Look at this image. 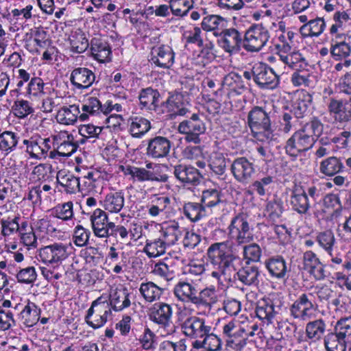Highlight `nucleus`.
Instances as JSON below:
<instances>
[{"label": "nucleus", "mask_w": 351, "mask_h": 351, "mask_svg": "<svg viewBox=\"0 0 351 351\" xmlns=\"http://www.w3.org/2000/svg\"><path fill=\"white\" fill-rule=\"evenodd\" d=\"M208 262L215 269L212 271L211 276L219 282L223 277L224 280L230 285L235 283V265L232 258V251L226 242L211 244L206 252Z\"/></svg>", "instance_id": "f257e3e1"}, {"label": "nucleus", "mask_w": 351, "mask_h": 351, "mask_svg": "<svg viewBox=\"0 0 351 351\" xmlns=\"http://www.w3.org/2000/svg\"><path fill=\"white\" fill-rule=\"evenodd\" d=\"M323 130L324 125L321 121L317 117L312 118L287 140L285 147L286 153L295 157L299 153L310 149Z\"/></svg>", "instance_id": "f03ea898"}, {"label": "nucleus", "mask_w": 351, "mask_h": 351, "mask_svg": "<svg viewBox=\"0 0 351 351\" xmlns=\"http://www.w3.org/2000/svg\"><path fill=\"white\" fill-rule=\"evenodd\" d=\"M272 110L267 105L254 106L247 114V124L253 136L261 141L274 139V130L271 126Z\"/></svg>", "instance_id": "7ed1b4c3"}, {"label": "nucleus", "mask_w": 351, "mask_h": 351, "mask_svg": "<svg viewBox=\"0 0 351 351\" xmlns=\"http://www.w3.org/2000/svg\"><path fill=\"white\" fill-rule=\"evenodd\" d=\"M283 304V297L280 294H269L268 297L258 302L256 308V316L268 325L272 323L275 316L280 313Z\"/></svg>", "instance_id": "20e7f679"}, {"label": "nucleus", "mask_w": 351, "mask_h": 351, "mask_svg": "<svg viewBox=\"0 0 351 351\" xmlns=\"http://www.w3.org/2000/svg\"><path fill=\"white\" fill-rule=\"evenodd\" d=\"M317 308L313 293H302L291 305L290 315L294 319L306 322L313 317Z\"/></svg>", "instance_id": "39448f33"}, {"label": "nucleus", "mask_w": 351, "mask_h": 351, "mask_svg": "<svg viewBox=\"0 0 351 351\" xmlns=\"http://www.w3.org/2000/svg\"><path fill=\"white\" fill-rule=\"evenodd\" d=\"M228 230L230 238L238 244L247 243L253 240V228L250 226L247 217L243 214L232 218Z\"/></svg>", "instance_id": "423d86ee"}, {"label": "nucleus", "mask_w": 351, "mask_h": 351, "mask_svg": "<svg viewBox=\"0 0 351 351\" xmlns=\"http://www.w3.org/2000/svg\"><path fill=\"white\" fill-rule=\"evenodd\" d=\"M172 307L165 302H158L150 308L149 319L157 324L160 328L167 331V335L176 332V326L171 322Z\"/></svg>", "instance_id": "0eeeda50"}, {"label": "nucleus", "mask_w": 351, "mask_h": 351, "mask_svg": "<svg viewBox=\"0 0 351 351\" xmlns=\"http://www.w3.org/2000/svg\"><path fill=\"white\" fill-rule=\"evenodd\" d=\"M206 125L199 119L198 114L194 113L189 119L180 123L178 130L185 134L184 140L189 143L199 144L201 142L200 134L206 132Z\"/></svg>", "instance_id": "6e6552de"}, {"label": "nucleus", "mask_w": 351, "mask_h": 351, "mask_svg": "<svg viewBox=\"0 0 351 351\" xmlns=\"http://www.w3.org/2000/svg\"><path fill=\"white\" fill-rule=\"evenodd\" d=\"M254 82L261 89L273 90L279 84V76L265 63L258 62L253 66Z\"/></svg>", "instance_id": "1a4fd4ad"}, {"label": "nucleus", "mask_w": 351, "mask_h": 351, "mask_svg": "<svg viewBox=\"0 0 351 351\" xmlns=\"http://www.w3.org/2000/svg\"><path fill=\"white\" fill-rule=\"evenodd\" d=\"M269 38L268 30L262 25L252 26L245 34L243 47L247 51H259Z\"/></svg>", "instance_id": "9d476101"}, {"label": "nucleus", "mask_w": 351, "mask_h": 351, "mask_svg": "<svg viewBox=\"0 0 351 351\" xmlns=\"http://www.w3.org/2000/svg\"><path fill=\"white\" fill-rule=\"evenodd\" d=\"M111 308L108 303L99 302V298L93 301L85 316L86 323L93 329H97L106 323L108 317L111 315Z\"/></svg>", "instance_id": "9b49d317"}, {"label": "nucleus", "mask_w": 351, "mask_h": 351, "mask_svg": "<svg viewBox=\"0 0 351 351\" xmlns=\"http://www.w3.org/2000/svg\"><path fill=\"white\" fill-rule=\"evenodd\" d=\"M230 171L234 178L242 184H247L256 172L253 162L245 156L236 158L232 162Z\"/></svg>", "instance_id": "f8f14e48"}, {"label": "nucleus", "mask_w": 351, "mask_h": 351, "mask_svg": "<svg viewBox=\"0 0 351 351\" xmlns=\"http://www.w3.org/2000/svg\"><path fill=\"white\" fill-rule=\"evenodd\" d=\"M184 334L191 338L200 340L211 330V326L204 319L197 316L188 317L181 325Z\"/></svg>", "instance_id": "ddd939ff"}, {"label": "nucleus", "mask_w": 351, "mask_h": 351, "mask_svg": "<svg viewBox=\"0 0 351 351\" xmlns=\"http://www.w3.org/2000/svg\"><path fill=\"white\" fill-rule=\"evenodd\" d=\"M68 248L62 243H54L40 249L38 255L43 263L58 266L68 257Z\"/></svg>", "instance_id": "4468645a"}, {"label": "nucleus", "mask_w": 351, "mask_h": 351, "mask_svg": "<svg viewBox=\"0 0 351 351\" xmlns=\"http://www.w3.org/2000/svg\"><path fill=\"white\" fill-rule=\"evenodd\" d=\"M232 258L235 265V282L238 279L245 285H258L259 280V271L256 266L247 265L241 267V258L232 252Z\"/></svg>", "instance_id": "2eb2a0df"}, {"label": "nucleus", "mask_w": 351, "mask_h": 351, "mask_svg": "<svg viewBox=\"0 0 351 351\" xmlns=\"http://www.w3.org/2000/svg\"><path fill=\"white\" fill-rule=\"evenodd\" d=\"M220 47L227 53H237L241 50L243 39L239 31L234 28L227 29L221 32V38L218 40Z\"/></svg>", "instance_id": "dca6fc26"}, {"label": "nucleus", "mask_w": 351, "mask_h": 351, "mask_svg": "<svg viewBox=\"0 0 351 351\" xmlns=\"http://www.w3.org/2000/svg\"><path fill=\"white\" fill-rule=\"evenodd\" d=\"M171 147V141L165 136H156L148 141L147 155L154 159H159L168 156Z\"/></svg>", "instance_id": "f3484780"}, {"label": "nucleus", "mask_w": 351, "mask_h": 351, "mask_svg": "<svg viewBox=\"0 0 351 351\" xmlns=\"http://www.w3.org/2000/svg\"><path fill=\"white\" fill-rule=\"evenodd\" d=\"M175 53L168 45L154 47L152 49L150 61L156 66L169 69L174 63Z\"/></svg>", "instance_id": "a211bd4d"}, {"label": "nucleus", "mask_w": 351, "mask_h": 351, "mask_svg": "<svg viewBox=\"0 0 351 351\" xmlns=\"http://www.w3.org/2000/svg\"><path fill=\"white\" fill-rule=\"evenodd\" d=\"M108 215L105 211L100 208L95 209L90 216V221L95 235L100 238L108 237L110 231V222L108 221Z\"/></svg>", "instance_id": "6ab92c4d"}, {"label": "nucleus", "mask_w": 351, "mask_h": 351, "mask_svg": "<svg viewBox=\"0 0 351 351\" xmlns=\"http://www.w3.org/2000/svg\"><path fill=\"white\" fill-rule=\"evenodd\" d=\"M311 103L312 96L308 93L298 92L293 101L290 112L295 119H302L308 114Z\"/></svg>", "instance_id": "aec40b11"}, {"label": "nucleus", "mask_w": 351, "mask_h": 351, "mask_svg": "<svg viewBox=\"0 0 351 351\" xmlns=\"http://www.w3.org/2000/svg\"><path fill=\"white\" fill-rule=\"evenodd\" d=\"M95 80L94 73L85 67L75 69L71 73V84L78 89H84L90 87Z\"/></svg>", "instance_id": "412c9836"}, {"label": "nucleus", "mask_w": 351, "mask_h": 351, "mask_svg": "<svg viewBox=\"0 0 351 351\" xmlns=\"http://www.w3.org/2000/svg\"><path fill=\"white\" fill-rule=\"evenodd\" d=\"M174 176L181 182L196 185L199 183L202 176L199 171L192 167L179 165L174 167Z\"/></svg>", "instance_id": "4be33fe9"}, {"label": "nucleus", "mask_w": 351, "mask_h": 351, "mask_svg": "<svg viewBox=\"0 0 351 351\" xmlns=\"http://www.w3.org/2000/svg\"><path fill=\"white\" fill-rule=\"evenodd\" d=\"M193 300V304L197 307L202 306L210 309L218 300L215 287L210 286L200 291L197 289Z\"/></svg>", "instance_id": "5701e85b"}, {"label": "nucleus", "mask_w": 351, "mask_h": 351, "mask_svg": "<svg viewBox=\"0 0 351 351\" xmlns=\"http://www.w3.org/2000/svg\"><path fill=\"white\" fill-rule=\"evenodd\" d=\"M265 265L270 276L277 279L285 278L289 271L287 262L281 256H276L268 258Z\"/></svg>", "instance_id": "b1692460"}, {"label": "nucleus", "mask_w": 351, "mask_h": 351, "mask_svg": "<svg viewBox=\"0 0 351 351\" xmlns=\"http://www.w3.org/2000/svg\"><path fill=\"white\" fill-rule=\"evenodd\" d=\"M186 103L188 104V101L184 100V95L182 93L176 92L169 97L165 105L167 111L171 112L172 114L186 116L189 112V109L186 107Z\"/></svg>", "instance_id": "393cba45"}, {"label": "nucleus", "mask_w": 351, "mask_h": 351, "mask_svg": "<svg viewBox=\"0 0 351 351\" xmlns=\"http://www.w3.org/2000/svg\"><path fill=\"white\" fill-rule=\"evenodd\" d=\"M130 293L125 287L112 289L110 293V305L115 311H121L130 306Z\"/></svg>", "instance_id": "a878e982"}, {"label": "nucleus", "mask_w": 351, "mask_h": 351, "mask_svg": "<svg viewBox=\"0 0 351 351\" xmlns=\"http://www.w3.org/2000/svg\"><path fill=\"white\" fill-rule=\"evenodd\" d=\"M125 198L122 191H115L108 193L101 204L104 208L111 213H119L124 206Z\"/></svg>", "instance_id": "bb28decb"}, {"label": "nucleus", "mask_w": 351, "mask_h": 351, "mask_svg": "<svg viewBox=\"0 0 351 351\" xmlns=\"http://www.w3.org/2000/svg\"><path fill=\"white\" fill-rule=\"evenodd\" d=\"M40 319V309L34 303H28L18 315V319L27 328L34 326Z\"/></svg>", "instance_id": "cd10ccee"}, {"label": "nucleus", "mask_w": 351, "mask_h": 351, "mask_svg": "<svg viewBox=\"0 0 351 351\" xmlns=\"http://www.w3.org/2000/svg\"><path fill=\"white\" fill-rule=\"evenodd\" d=\"M343 162L340 158L330 156L323 160L319 165V171L326 176H334L344 169Z\"/></svg>", "instance_id": "c85d7f7f"}, {"label": "nucleus", "mask_w": 351, "mask_h": 351, "mask_svg": "<svg viewBox=\"0 0 351 351\" xmlns=\"http://www.w3.org/2000/svg\"><path fill=\"white\" fill-rule=\"evenodd\" d=\"M58 184L64 188V191L67 193H75L77 191H80V180L79 178L74 176L73 174L60 171L57 174Z\"/></svg>", "instance_id": "c756f323"}, {"label": "nucleus", "mask_w": 351, "mask_h": 351, "mask_svg": "<svg viewBox=\"0 0 351 351\" xmlns=\"http://www.w3.org/2000/svg\"><path fill=\"white\" fill-rule=\"evenodd\" d=\"M291 204L295 211L300 214H305L310 208L308 196L302 188H296L293 191L291 196Z\"/></svg>", "instance_id": "7c9ffc66"}, {"label": "nucleus", "mask_w": 351, "mask_h": 351, "mask_svg": "<svg viewBox=\"0 0 351 351\" xmlns=\"http://www.w3.org/2000/svg\"><path fill=\"white\" fill-rule=\"evenodd\" d=\"M193 347L196 349L204 348L207 351H217L221 348V339L213 332V328L200 340L193 342Z\"/></svg>", "instance_id": "2f4dec72"}, {"label": "nucleus", "mask_w": 351, "mask_h": 351, "mask_svg": "<svg viewBox=\"0 0 351 351\" xmlns=\"http://www.w3.org/2000/svg\"><path fill=\"white\" fill-rule=\"evenodd\" d=\"M160 96L159 92L152 88L142 90L138 97L141 108L156 110L158 105Z\"/></svg>", "instance_id": "473e14b6"}, {"label": "nucleus", "mask_w": 351, "mask_h": 351, "mask_svg": "<svg viewBox=\"0 0 351 351\" xmlns=\"http://www.w3.org/2000/svg\"><path fill=\"white\" fill-rule=\"evenodd\" d=\"M196 291L197 287L195 285L186 282H180L175 286L173 292L179 300L193 304Z\"/></svg>", "instance_id": "72a5a7b5"}, {"label": "nucleus", "mask_w": 351, "mask_h": 351, "mask_svg": "<svg viewBox=\"0 0 351 351\" xmlns=\"http://www.w3.org/2000/svg\"><path fill=\"white\" fill-rule=\"evenodd\" d=\"M130 133L134 138H141L151 128L150 122L141 117H131L128 119Z\"/></svg>", "instance_id": "f704fd0d"}, {"label": "nucleus", "mask_w": 351, "mask_h": 351, "mask_svg": "<svg viewBox=\"0 0 351 351\" xmlns=\"http://www.w3.org/2000/svg\"><path fill=\"white\" fill-rule=\"evenodd\" d=\"M90 50L93 56L100 62H104L111 53L109 45L97 38L91 40Z\"/></svg>", "instance_id": "c9c22d12"}, {"label": "nucleus", "mask_w": 351, "mask_h": 351, "mask_svg": "<svg viewBox=\"0 0 351 351\" xmlns=\"http://www.w3.org/2000/svg\"><path fill=\"white\" fill-rule=\"evenodd\" d=\"M79 113V108L75 105L64 106L58 110L56 118L61 124L73 125L77 121Z\"/></svg>", "instance_id": "e433bc0d"}, {"label": "nucleus", "mask_w": 351, "mask_h": 351, "mask_svg": "<svg viewBox=\"0 0 351 351\" xmlns=\"http://www.w3.org/2000/svg\"><path fill=\"white\" fill-rule=\"evenodd\" d=\"M335 23L330 28V34H337L336 38H339L341 34L339 32L345 31L348 26L351 25V18L349 14L345 12H336L333 16ZM341 34H344L341 33Z\"/></svg>", "instance_id": "4c0bfd02"}, {"label": "nucleus", "mask_w": 351, "mask_h": 351, "mask_svg": "<svg viewBox=\"0 0 351 351\" xmlns=\"http://www.w3.org/2000/svg\"><path fill=\"white\" fill-rule=\"evenodd\" d=\"M280 60L294 70L305 69L308 64L305 58L299 51L289 52L287 54H279Z\"/></svg>", "instance_id": "58836bf2"}, {"label": "nucleus", "mask_w": 351, "mask_h": 351, "mask_svg": "<svg viewBox=\"0 0 351 351\" xmlns=\"http://www.w3.org/2000/svg\"><path fill=\"white\" fill-rule=\"evenodd\" d=\"M324 346L326 351H346L349 346L334 330L324 336Z\"/></svg>", "instance_id": "ea45409f"}, {"label": "nucleus", "mask_w": 351, "mask_h": 351, "mask_svg": "<svg viewBox=\"0 0 351 351\" xmlns=\"http://www.w3.org/2000/svg\"><path fill=\"white\" fill-rule=\"evenodd\" d=\"M326 329V324L322 319L309 322L306 326V334L308 339L317 341L322 338Z\"/></svg>", "instance_id": "a19ab883"}, {"label": "nucleus", "mask_w": 351, "mask_h": 351, "mask_svg": "<svg viewBox=\"0 0 351 351\" xmlns=\"http://www.w3.org/2000/svg\"><path fill=\"white\" fill-rule=\"evenodd\" d=\"M163 289L159 287L152 282L142 283L139 291L144 299L148 302L159 300L163 293Z\"/></svg>", "instance_id": "79ce46f5"}, {"label": "nucleus", "mask_w": 351, "mask_h": 351, "mask_svg": "<svg viewBox=\"0 0 351 351\" xmlns=\"http://www.w3.org/2000/svg\"><path fill=\"white\" fill-rule=\"evenodd\" d=\"M334 331L349 346L351 350V317L341 318L335 326Z\"/></svg>", "instance_id": "37998d69"}, {"label": "nucleus", "mask_w": 351, "mask_h": 351, "mask_svg": "<svg viewBox=\"0 0 351 351\" xmlns=\"http://www.w3.org/2000/svg\"><path fill=\"white\" fill-rule=\"evenodd\" d=\"M184 215L193 222H196L206 215L204 206L199 203L188 202L184 205Z\"/></svg>", "instance_id": "c03bdc74"}, {"label": "nucleus", "mask_w": 351, "mask_h": 351, "mask_svg": "<svg viewBox=\"0 0 351 351\" xmlns=\"http://www.w3.org/2000/svg\"><path fill=\"white\" fill-rule=\"evenodd\" d=\"M330 53L336 60L347 58L351 53V46L345 41H337L332 39Z\"/></svg>", "instance_id": "a18cd8bd"}, {"label": "nucleus", "mask_w": 351, "mask_h": 351, "mask_svg": "<svg viewBox=\"0 0 351 351\" xmlns=\"http://www.w3.org/2000/svg\"><path fill=\"white\" fill-rule=\"evenodd\" d=\"M19 137L10 131H5L0 134V150L6 154L14 151L17 145Z\"/></svg>", "instance_id": "49530a36"}, {"label": "nucleus", "mask_w": 351, "mask_h": 351, "mask_svg": "<svg viewBox=\"0 0 351 351\" xmlns=\"http://www.w3.org/2000/svg\"><path fill=\"white\" fill-rule=\"evenodd\" d=\"M208 166L217 176H223L226 171V158L222 153H213L210 158Z\"/></svg>", "instance_id": "de8ad7c7"}, {"label": "nucleus", "mask_w": 351, "mask_h": 351, "mask_svg": "<svg viewBox=\"0 0 351 351\" xmlns=\"http://www.w3.org/2000/svg\"><path fill=\"white\" fill-rule=\"evenodd\" d=\"M70 43L73 51L78 53L84 52L89 43L85 34L80 30L75 32L70 38Z\"/></svg>", "instance_id": "09e8293b"}, {"label": "nucleus", "mask_w": 351, "mask_h": 351, "mask_svg": "<svg viewBox=\"0 0 351 351\" xmlns=\"http://www.w3.org/2000/svg\"><path fill=\"white\" fill-rule=\"evenodd\" d=\"M267 217L271 221L276 222L282 216L284 211L282 201L279 198H275L267 202L266 208Z\"/></svg>", "instance_id": "8fccbe9b"}, {"label": "nucleus", "mask_w": 351, "mask_h": 351, "mask_svg": "<svg viewBox=\"0 0 351 351\" xmlns=\"http://www.w3.org/2000/svg\"><path fill=\"white\" fill-rule=\"evenodd\" d=\"M167 245L161 239H155L154 241H147L144 247V252L147 255L152 257H156L165 254Z\"/></svg>", "instance_id": "3c124183"}, {"label": "nucleus", "mask_w": 351, "mask_h": 351, "mask_svg": "<svg viewBox=\"0 0 351 351\" xmlns=\"http://www.w3.org/2000/svg\"><path fill=\"white\" fill-rule=\"evenodd\" d=\"M235 334L232 335L230 339H227L228 345L236 351H241L247 343V335L244 327L241 326L238 328Z\"/></svg>", "instance_id": "603ef678"}, {"label": "nucleus", "mask_w": 351, "mask_h": 351, "mask_svg": "<svg viewBox=\"0 0 351 351\" xmlns=\"http://www.w3.org/2000/svg\"><path fill=\"white\" fill-rule=\"evenodd\" d=\"M163 241L167 245H173L181 236V231L178 223L173 221L162 228Z\"/></svg>", "instance_id": "864d4df0"}, {"label": "nucleus", "mask_w": 351, "mask_h": 351, "mask_svg": "<svg viewBox=\"0 0 351 351\" xmlns=\"http://www.w3.org/2000/svg\"><path fill=\"white\" fill-rule=\"evenodd\" d=\"M221 202V192L215 189L204 190L202 192L201 203L204 206L211 208Z\"/></svg>", "instance_id": "5fc2aeb1"}, {"label": "nucleus", "mask_w": 351, "mask_h": 351, "mask_svg": "<svg viewBox=\"0 0 351 351\" xmlns=\"http://www.w3.org/2000/svg\"><path fill=\"white\" fill-rule=\"evenodd\" d=\"M225 22V19L219 15H208L203 19L202 27L207 32L213 31L223 27Z\"/></svg>", "instance_id": "6e6d98bb"}, {"label": "nucleus", "mask_w": 351, "mask_h": 351, "mask_svg": "<svg viewBox=\"0 0 351 351\" xmlns=\"http://www.w3.org/2000/svg\"><path fill=\"white\" fill-rule=\"evenodd\" d=\"M323 204L326 208L334 209L332 214L333 217H338L341 215L343 208L339 197L337 195L332 193L326 195L324 198Z\"/></svg>", "instance_id": "4d7b16f0"}, {"label": "nucleus", "mask_w": 351, "mask_h": 351, "mask_svg": "<svg viewBox=\"0 0 351 351\" xmlns=\"http://www.w3.org/2000/svg\"><path fill=\"white\" fill-rule=\"evenodd\" d=\"M319 245L331 255V251L335 242L334 234L330 230L319 232L317 236Z\"/></svg>", "instance_id": "13d9d810"}, {"label": "nucleus", "mask_w": 351, "mask_h": 351, "mask_svg": "<svg viewBox=\"0 0 351 351\" xmlns=\"http://www.w3.org/2000/svg\"><path fill=\"white\" fill-rule=\"evenodd\" d=\"M95 174L93 172H88L86 176L81 178L80 180V191L90 192L95 191L98 187L99 183V176L97 175V178L95 177Z\"/></svg>", "instance_id": "bf43d9fd"}, {"label": "nucleus", "mask_w": 351, "mask_h": 351, "mask_svg": "<svg viewBox=\"0 0 351 351\" xmlns=\"http://www.w3.org/2000/svg\"><path fill=\"white\" fill-rule=\"evenodd\" d=\"M73 203L68 202L53 208L54 216L64 221L71 219L73 216Z\"/></svg>", "instance_id": "052dcab7"}, {"label": "nucleus", "mask_w": 351, "mask_h": 351, "mask_svg": "<svg viewBox=\"0 0 351 351\" xmlns=\"http://www.w3.org/2000/svg\"><path fill=\"white\" fill-rule=\"evenodd\" d=\"M90 234V230L85 229L81 225H77L75 228L73 234L74 243L79 247L85 246L88 243Z\"/></svg>", "instance_id": "680f3d73"}, {"label": "nucleus", "mask_w": 351, "mask_h": 351, "mask_svg": "<svg viewBox=\"0 0 351 351\" xmlns=\"http://www.w3.org/2000/svg\"><path fill=\"white\" fill-rule=\"evenodd\" d=\"M244 258L252 262H258L262 255V250L256 243L250 244L243 247Z\"/></svg>", "instance_id": "e2e57ef3"}, {"label": "nucleus", "mask_w": 351, "mask_h": 351, "mask_svg": "<svg viewBox=\"0 0 351 351\" xmlns=\"http://www.w3.org/2000/svg\"><path fill=\"white\" fill-rule=\"evenodd\" d=\"M37 274L34 267L21 269L16 274V278L21 283L31 284L36 279Z\"/></svg>", "instance_id": "0e129e2a"}, {"label": "nucleus", "mask_w": 351, "mask_h": 351, "mask_svg": "<svg viewBox=\"0 0 351 351\" xmlns=\"http://www.w3.org/2000/svg\"><path fill=\"white\" fill-rule=\"evenodd\" d=\"M19 217H15L13 219L8 217L7 219H1L2 233L4 236H8L18 232L19 228Z\"/></svg>", "instance_id": "69168bd1"}, {"label": "nucleus", "mask_w": 351, "mask_h": 351, "mask_svg": "<svg viewBox=\"0 0 351 351\" xmlns=\"http://www.w3.org/2000/svg\"><path fill=\"white\" fill-rule=\"evenodd\" d=\"M274 182V178L271 176H265L260 180L254 181L252 187L259 195L263 196L267 191V186Z\"/></svg>", "instance_id": "338daca9"}, {"label": "nucleus", "mask_w": 351, "mask_h": 351, "mask_svg": "<svg viewBox=\"0 0 351 351\" xmlns=\"http://www.w3.org/2000/svg\"><path fill=\"white\" fill-rule=\"evenodd\" d=\"M186 346L184 340H180L177 342L171 341H163L158 346V351H185Z\"/></svg>", "instance_id": "774afa93"}]
</instances>
